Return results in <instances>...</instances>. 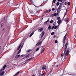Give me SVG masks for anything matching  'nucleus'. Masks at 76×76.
Here are the masks:
<instances>
[{
    "mask_svg": "<svg viewBox=\"0 0 76 76\" xmlns=\"http://www.w3.org/2000/svg\"><path fill=\"white\" fill-rule=\"evenodd\" d=\"M3 25H4V24L3 23L1 24V28H3Z\"/></svg>",
    "mask_w": 76,
    "mask_h": 76,
    "instance_id": "obj_24",
    "label": "nucleus"
},
{
    "mask_svg": "<svg viewBox=\"0 0 76 76\" xmlns=\"http://www.w3.org/2000/svg\"><path fill=\"white\" fill-rule=\"evenodd\" d=\"M20 52H21V48L20 49L18 52L17 53V54H20Z\"/></svg>",
    "mask_w": 76,
    "mask_h": 76,
    "instance_id": "obj_17",
    "label": "nucleus"
},
{
    "mask_svg": "<svg viewBox=\"0 0 76 76\" xmlns=\"http://www.w3.org/2000/svg\"><path fill=\"white\" fill-rule=\"evenodd\" d=\"M57 20H60V17H58L57 18Z\"/></svg>",
    "mask_w": 76,
    "mask_h": 76,
    "instance_id": "obj_30",
    "label": "nucleus"
},
{
    "mask_svg": "<svg viewBox=\"0 0 76 76\" xmlns=\"http://www.w3.org/2000/svg\"><path fill=\"white\" fill-rule=\"evenodd\" d=\"M61 23V20H58L57 21V23H58V24H59L58 25H60V23Z\"/></svg>",
    "mask_w": 76,
    "mask_h": 76,
    "instance_id": "obj_9",
    "label": "nucleus"
},
{
    "mask_svg": "<svg viewBox=\"0 0 76 76\" xmlns=\"http://www.w3.org/2000/svg\"><path fill=\"white\" fill-rule=\"evenodd\" d=\"M53 20H51L50 21V23H53Z\"/></svg>",
    "mask_w": 76,
    "mask_h": 76,
    "instance_id": "obj_38",
    "label": "nucleus"
},
{
    "mask_svg": "<svg viewBox=\"0 0 76 76\" xmlns=\"http://www.w3.org/2000/svg\"><path fill=\"white\" fill-rule=\"evenodd\" d=\"M32 59H33V58H31L28 59L27 60L25 63H24V64H26V63L28 62H29V61H30V60H32Z\"/></svg>",
    "mask_w": 76,
    "mask_h": 76,
    "instance_id": "obj_5",
    "label": "nucleus"
},
{
    "mask_svg": "<svg viewBox=\"0 0 76 76\" xmlns=\"http://www.w3.org/2000/svg\"><path fill=\"white\" fill-rule=\"evenodd\" d=\"M44 34H45V32L44 31H43L42 33L40 35V38H41L43 37V36L44 35Z\"/></svg>",
    "mask_w": 76,
    "mask_h": 76,
    "instance_id": "obj_3",
    "label": "nucleus"
},
{
    "mask_svg": "<svg viewBox=\"0 0 76 76\" xmlns=\"http://www.w3.org/2000/svg\"><path fill=\"white\" fill-rule=\"evenodd\" d=\"M54 27H55L54 26H53L51 28H52V29H53V28H54Z\"/></svg>",
    "mask_w": 76,
    "mask_h": 76,
    "instance_id": "obj_41",
    "label": "nucleus"
},
{
    "mask_svg": "<svg viewBox=\"0 0 76 76\" xmlns=\"http://www.w3.org/2000/svg\"><path fill=\"white\" fill-rule=\"evenodd\" d=\"M42 52L41 53H44V48H42L41 50Z\"/></svg>",
    "mask_w": 76,
    "mask_h": 76,
    "instance_id": "obj_16",
    "label": "nucleus"
},
{
    "mask_svg": "<svg viewBox=\"0 0 76 76\" xmlns=\"http://www.w3.org/2000/svg\"><path fill=\"white\" fill-rule=\"evenodd\" d=\"M3 70H4V69L3 68H2L0 70V71L1 72L3 71Z\"/></svg>",
    "mask_w": 76,
    "mask_h": 76,
    "instance_id": "obj_29",
    "label": "nucleus"
},
{
    "mask_svg": "<svg viewBox=\"0 0 76 76\" xmlns=\"http://www.w3.org/2000/svg\"><path fill=\"white\" fill-rule=\"evenodd\" d=\"M5 29L4 28H3V31H4V30Z\"/></svg>",
    "mask_w": 76,
    "mask_h": 76,
    "instance_id": "obj_45",
    "label": "nucleus"
},
{
    "mask_svg": "<svg viewBox=\"0 0 76 76\" xmlns=\"http://www.w3.org/2000/svg\"><path fill=\"white\" fill-rule=\"evenodd\" d=\"M50 11H51V10H48V11H46V12H50Z\"/></svg>",
    "mask_w": 76,
    "mask_h": 76,
    "instance_id": "obj_34",
    "label": "nucleus"
},
{
    "mask_svg": "<svg viewBox=\"0 0 76 76\" xmlns=\"http://www.w3.org/2000/svg\"><path fill=\"white\" fill-rule=\"evenodd\" d=\"M53 25H54V26H55V25H56V22H54L53 23Z\"/></svg>",
    "mask_w": 76,
    "mask_h": 76,
    "instance_id": "obj_42",
    "label": "nucleus"
},
{
    "mask_svg": "<svg viewBox=\"0 0 76 76\" xmlns=\"http://www.w3.org/2000/svg\"><path fill=\"white\" fill-rule=\"evenodd\" d=\"M21 45H22V43H20V45H19V47H18V48L17 49L18 50H19V49H20V47L21 46Z\"/></svg>",
    "mask_w": 76,
    "mask_h": 76,
    "instance_id": "obj_12",
    "label": "nucleus"
},
{
    "mask_svg": "<svg viewBox=\"0 0 76 76\" xmlns=\"http://www.w3.org/2000/svg\"><path fill=\"white\" fill-rule=\"evenodd\" d=\"M57 27H58V26H55L54 27L55 29H57Z\"/></svg>",
    "mask_w": 76,
    "mask_h": 76,
    "instance_id": "obj_25",
    "label": "nucleus"
},
{
    "mask_svg": "<svg viewBox=\"0 0 76 76\" xmlns=\"http://www.w3.org/2000/svg\"><path fill=\"white\" fill-rule=\"evenodd\" d=\"M50 20V18H48V20L47 21V22H48Z\"/></svg>",
    "mask_w": 76,
    "mask_h": 76,
    "instance_id": "obj_37",
    "label": "nucleus"
},
{
    "mask_svg": "<svg viewBox=\"0 0 76 76\" xmlns=\"http://www.w3.org/2000/svg\"><path fill=\"white\" fill-rule=\"evenodd\" d=\"M61 6H62V4L61 3L60 4L59 7L58 8V9L59 10H60V8H61Z\"/></svg>",
    "mask_w": 76,
    "mask_h": 76,
    "instance_id": "obj_10",
    "label": "nucleus"
},
{
    "mask_svg": "<svg viewBox=\"0 0 76 76\" xmlns=\"http://www.w3.org/2000/svg\"><path fill=\"white\" fill-rule=\"evenodd\" d=\"M55 42L56 43H58V41H57V40H56L55 41Z\"/></svg>",
    "mask_w": 76,
    "mask_h": 76,
    "instance_id": "obj_35",
    "label": "nucleus"
},
{
    "mask_svg": "<svg viewBox=\"0 0 76 76\" xmlns=\"http://www.w3.org/2000/svg\"><path fill=\"white\" fill-rule=\"evenodd\" d=\"M44 75H45V73H43L41 75V76H44Z\"/></svg>",
    "mask_w": 76,
    "mask_h": 76,
    "instance_id": "obj_40",
    "label": "nucleus"
},
{
    "mask_svg": "<svg viewBox=\"0 0 76 76\" xmlns=\"http://www.w3.org/2000/svg\"><path fill=\"white\" fill-rule=\"evenodd\" d=\"M67 4L68 6H70V2H68L67 3Z\"/></svg>",
    "mask_w": 76,
    "mask_h": 76,
    "instance_id": "obj_33",
    "label": "nucleus"
},
{
    "mask_svg": "<svg viewBox=\"0 0 76 76\" xmlns=\"http://www.w3.org/2000/svg\"><path fill=\"white\" fill-rule=\"evenodd\" d=\"M56 0H53V3H55V2H56Z\"/></svg>",
    "mask_w": 76,
    "mask_h": 76,
    "instance_id": "obj_43",
    "label": "nucleus"
},
{
    "mask_svg": "<svg viewBox=\"0 0 76 76\" xmlns=\"http://www.w3.org/2000/svg\"><path fill=\"white\" fill-rule=\"evenodd\" d=\"M42 43V42H39L37 43L36 44V46H39V45L41 44Z\"/></svg>",
    "mask_w": 76,
    "mask_h": 76,
    "instance_id": "obj_6",
    "label": "nucleus"
},
{
    "mask_svg": "<svg viewBox=\"0 0 76 76\" xmlns=\"http://www.w3.org/2000/svg\"><path fill=\"white\" fill-rule=\"evenodd\" d=\"M47 22L46 21L44 23V25H47Z\"/></svg>",
    "mask_w": 76,
    "mask_h": 76,
    "instance_id": "obj_31",
    "label": "nucleus"
},
{
    "mask_svg": "<svg viewBox=\"0 0 76 76\" xmlns=\"http://www.w3.org/2000/svg\"><path fill=\"white\" fill-rule=\"evenodd\" d=\"M63 1V0H61V2Z\"/></svg>",
    "mask_w": 76,
    "mask_h": 76,
    "instance_id": "obj_48",
    "label": "nucleus"
},
{
    "mask_svg": "<svg viewBox=\"0 0 76 76\" xmlns=\"http://www.w3.org/2000/svg\"><path fill=\"white\" fill-rule=\"evenodd\" d=\"M55 10V9H54V8H53L52 9V10L53 11H54V10Z\"/></svg>",
    "mask_w": 76,
    "mask_h": 76,
    "instance_id": "obj_39",
    "label": "nucleus"
},
{
    "mask_svg": "<svg viewBox=\"0 0 76 76\" xmlns=\"http://www.w3.org/2000/svg\"><path fill=\"white\" fill-rule=\"evenodd\" d=\"M65 22H69V18H66L65 20Z\"/></svg>",
    "mask_w": 76,
    "mask_h": 76,
    "instance_id": "obj_15",
    "label": "nucleus"
},
{
    "mask_svg": "<svg viewBox=\"0 0 76 76\" xmlns=\"http://www.w3.org/2000/svg\"><path fill=\"white\" fill-rule=\"evenodd\" d=\"M58 65L56 66V67H58Z\"/></svg>",
    "mask_w": 76,
    "mask_h": 76,
    "instance_id": "obj_46",
    "label": "nucleus"
},
{
    "mask_svg": "<svg viewBox=\"0 0 76 76\" xmlns=\"http://www.w3.org/2000/svg\"><path fill=\"white\" fill-rule=\"evenodd\" d=\"M59 4H60V3L59 2H58L57 3H56L57 6L59 5Z\"/></svg>",
    "mask_w": 76,
    "mask_h": 76,
    "instance_id": "obj_26",
    "label": "nucleus"
},
{
    "mask_svg": "<svg viewBox=\"0 0 76 76\" xmlns=\"http://www.w3.org/2000/svg\"><path fill=\"white\" fill-rule=\"evenodd\" d=\"M58 13L53 14L51 15V17H53V16H56L58 15Z\"/></svg>",
    "mask_w": 76,
    "mask_h": 76,
    "instance_id": "obj_2",
    "label": "nucleus"
},
{
    "mask_svg": "<svg viewBox=\"0 0 76 76\" xmlns=\"http://www.w3.org/2000/svg\"><path fill=\"white\" fill-rule=\"evenodd\" d=\"M31 51V50L30 49H29L27 51V53H28V52H29L30 51Z\"/></svg>",
    "mask_w": 76,
    "mask_h": 76,
    "instance_id": "obj_28",
    "label": "nucleus"
},
{
    "mask_svg": "<svg viewBox=\"0 0 76 76\" xmlns=\"http://www.w3.org/2000/svg\"><path fill=\"white\" fill-rule=\"evenodd\" d=\"M43 31V28H42L38 30V32H41Z\"/></svg>",
    "mask_w": 76,
    "mask_h": 76,
    "instance_id": "obj_11",
    "label": "nucleus"
},
{
    "mask_svg": "<svg viewBox=\"0 0 76 76\" xmlns=\"http://www.w3.org/2000/svg\"><path fill=\"white\" fill-rule=\"evenodd\" d=\"M39 48H37V49L36 50V51H38L39 50Z\"/></svg>",
    "mask_w": 76,
    "mask_h": 76,
    "instance_id": "obj_32",
    "label": "nucleus"
},
{
    "mask_svg": "<svg viewBox=\"0 0 76 76\" xmlns=\"http://www.w3.org/2000/svg\"><path fill=\"white\" fill-rule=\"evenodd\" d=\"M66 36H67V34H66L64 36V38L63 39V45L64 44V43H65V41H66Z\"/></svg>",
    "mask_w": 76,
    "mask_h": 76,
    "instance_id": "obj_4",
    "label": "nucleus"
},
{
    "mask_svg": "<svg viewBox=\"0 0 76 76\" xmlns=\"http://www.w3.org/2000/svg\"><path fill=\"white\" fill-rule=\"evenodd\" d=\"M41 75V72H40L39 74V76Z\"/></svg>",
    "mask_w": 76,
    "mask_h": 76,
    "instance_id": "obj_47",
    "label": "nucleus"
},
{
    "mask_svg": "<svg viewBox=\"0 0 76 76\" xmlns=\"http://www.w3.org/2000/svg\"><path fill=\"white\" fill-rule=\"evenodd\" d=\"M47 68V66L45 65H43L42 67V70H45L46 69V68Z\"/></svg>",
    "mask_w": 76,
    "mask_h": 76,
    "instance_id": "obj_7",
    "label": "nucleus"
},
{
    "mask_svg": "<svg viewBox=\"0 0 76 76\" xmlns=\"http://www.w3.org/2000/svg\"><path fill=\"white\" fill-rule=\"evenodd\" d=\"M58 1H61V0H58Z\"/></svg>",
    "mask_w": 76,
    "mask_h": 76,
    "instance_id": "obj_49",
    "label": "nucleus"
},
{
    "mask_svg": "<svg viewBox=\"0 0 76 76\" xmlns=\"http://www.w3.org/2000/svg\"><path fill=\"white\" fill-rule=\"evenodd\" d=\"M19 57H20V55H17L15 56V58H19Z\"/></svg>",
    "mask_w": 76,
    "mask_h": 76,
    "instance_id": "obj_13",
    "label": "nucleus"
},
{
    "mask_svg": "<svg viewBox=\"0 0 76 76\" xmlns=\"http://www.w3.org/2000/svg\"><path fill=\"white\" fill-rule=\"evenodd\" d=\"M67 10H66V12L65 14V15H64V17H65L66 15V13H67Z\"/></svg>",
    "mask_w": 76,
    "mask_h": 76,
    "instance_id": "obj_20",
    "label": "nucleus"
},
{
    "mask_svg": "<svg viewBox=\"0 0 76 76\" xmlns=\"http://www.w3.org/2000/svg\"><path fill=\"white\" fill-rule=\"evenodd\" d=\"M1 49V46H0V50Z\"/></svg>",
    "mask_w": 76,
    "mask_h": 76,
    "instance_id": "obj_51",
    "label": "nucleus"
},
{
    "mask_svg": "<svg viewBox=\"0 0 76 76\" xmlns=\"http://www.w3.org/2000/svg\"><path fill=\"white\" fill-rule=\"evenodd\" d=\"M51 26L49 25L48 27V29L50 30V29H51Z\"/></svg>",
    "mask_w": 76,
    "mask_h": 76,
    "instance_id": "obj_23",
    "label": "nucleus"
},
{
    "mask_svg": "<svg viewBox=\"0 0 76 76\" xmlns=\"http://www.w3.org/2000/svg\"><path fill=\"white\" fill-rule=\"evenodd\" d=\"M30 55H31V54H28V55L26 56H25V57L27 58V57H28L29 56H30Z\"/></svg>",
    "mask_w": 76,
    "mask_h": 76,
    "instance_id": "obj_19",
    "label": "nucleus"
},
{
    "mask_svg": "<svg viewBox=\"0 0 76 76\" xmlns=\"http://www.w3.org/2000/svg\"><path fill=\"white\" fill-rule=\"evenodd\" d=\"M34 34V32H33L30 35L29 37H31L32 36V35Z\"/></svg>",
    "mask_w": 76,
    "mask_h": 76,
    "instance_id": "obj_18",
    "label": "nucleus"
},
{
    "mask_svg": "<svg viewBox=\"0 0 76 76\" xmlns=\"http://www.w3.org/2000/svg\"><path fill=\"white\" fill-rule=\"evenodd\" d=\"M19 71L17 72V73L15 75V76H16L17 75H18L19 74Z\"/></svg>",
    "mask_w": 76,
    "mask_h": 76,
    "instance_id": "obj_27",
    "label": "nucleus"
},
{
    "mask_svg": "<svg viewBox=\"0 0 76 76\" xmlns=\"http://www.w3.org/2000/svg\"><path fill=\"white\" fill-rule=\"evenodd\" d=\"M68 45V42H67L65 46V49L64 50V54H62L61 55V58H63V57H64V58L66 59L67 58V57L69 54V50H70V48H67V45Z\"/></svg>",
    "mask_w": 76,
    "mask_h": 76,
    "instance_id": "obj_1",
    "label": "nucleus"
},
{
    "mask_svg": "<svg viewBox=\"0 0 76 76\" xmlns=\"http://www.w3.org/2000/svg\"><path fill=\"white\" fill-rule=\"evenodd\" d=\"M4 74V71L2 72V73H0V75L2 76H3Z\"/></svg>",
    "mask_w": 76,
    "mask_h": 76,
    "instance_id": "obj_14",
    "label": "nucleus"
},
{
    "mask_svg": "<svg viewBox=\"0 0 76 76\" xmlns=\"http://www.w3.org/2000/svg\"><path fill=\"white\" fill-rule=\"evenodd\" d=\"M6 67H7V66H6V65H5L3 67V69L4 70L5 68H6Z\"/></svg>",
    "mask_w": 76,
    "mask_h": 76,
    "instance_id": "obj_21",
    "label": "nucleus"
},
{
    "mask_svg": "<svg viewBox=\"0 0 76 76\" xmlns=\"http://www.w3.org/2000/svg\"><path fill=\"white\" fill-rule=\"evenodd\" d=\"M32 76H35L34 75H32Z\"/></svg>",
    "mask_w": 76,
    "mask_h": 76,
    "instance_id": "obj_54",
    "label": "nucleus"
},
{
    "mask_svg": "<svg viewBox=\"0 0 76 76\" xmlns=\"http://www.w3.org/2000/svg\"><path fill=\"white\" fill-rule=\"evenodd\" d=\"M55 37H56V36H54L53 37H54V38H55Z\"/></svg>",
    "mask_w": 76,
    "mask_h": 76,
    "instance_id": "obj_50",
    "label": "nucleus"
},
{
    "mask_svg": "<svg viewBox=\"0 0 76 76\" xmlns=\"http://www.w3.org/2000/svg\"><path fill=\"white\" fill-rule=\"evenodd\" d=\"M23 46V45H22L21 46V48Z\"/></svg>",
    "mask_w": 76,
    "mask_h": 76,
    "instance_id": "obj_52",
    "label": "nucleus"
},
{
    "mask_svg": "<svg viewBox=\"0 0 76 76\" xmlns=\"http://www.w3.org/2000/svg\"><path fill=\"white\" fill-rule=\"evenodd\" d=\"M54 32H53L51 34V35H54Z\"/></svg>",
    "mask_w": 76,
    "mask_h": 76,
    "instance_id": "obj_36",
    "label": "nucleus"
},
{
    "mask_svg": "<svg viewBox=\"0 0 76 76\" xmlns=\"http://www.w3.org/2000/svg\"><path fill=\"white\" fill-rule=\"evenodd\" d=\"M33 13H37V12H38V11L36 9L33 10Z\"/></svg>",
    "mask_w": 76,
    "mask_h": 76,
    "instance_id": "obj_8",
    "label": "nucleus"
},
{
    "mask_svg": "<svg viewBox=\"0 0 76 76\" xmlns=\"http://www.w3.org/2000/svg\"><path fill=\"white\" fill-rule=\"evenodd\" d=\"M65 5H66V4H67V2H65Z\"/></svg>",
    "mask_w": 76,
    "mask_h": 76,
    "instance_id": "obj_44",
    "label": "nucleus"
},
{
    "mask_svg": "<svg viewBox=\"0 0 76 76\" xmlns=\"http://www.w3.org/2000/svg\"><path fill=\"white\" fill-rule=\"evenodd\" d=\"M23 56V55H21V57Z\"/></svg>",
    "mask_w": 76,
    "mask_h": 76,
    "instance_id": "obj_53",
    "label": "nucleus"
},
{
    "mask_svg": "<svg viewBox=\"0 0 76 76\" xmlns=\"http://www.w3.org/2000/svg\"><path fill=\"white\" fill-rule=\"evenodd\" d=\"M29 12H30V13H33V11H32L31 10H29Z\"/></svg>",
    "mask_w": 76,
    "mask_h": 76,
    "instance_id": "obj_22",
    "label": "nucleus"
}]
</instances>
